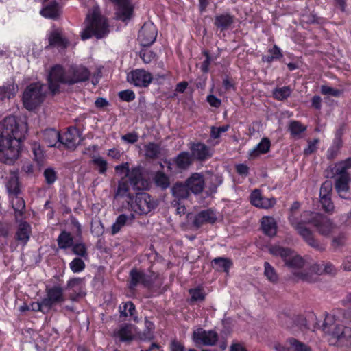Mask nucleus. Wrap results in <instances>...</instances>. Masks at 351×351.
<instances>
[{"label":"nucleus","instance_id":"obj_45","mask_svg":"<svg viewBox=\"0 0 351 351\" xmlns=\"http://www.w3.org/2000/svg\"><path fill=\"white\" fill-rule=\"evenodd\" d=\"M130 289H134L138 284H141L143 278V271L133 269L130 272Z\"/></svg>","mask_w":351,"mask_h":351},{"label":"nucleus","instance_id":"obj_25","mask_svg":"<svg viewBox=\"0 0 351 351\" xmlns=\"http://www.w3.org/2000/svg\"><path fill=\"white\" fill-rule=\"evenodd\" d=\"M234 16L228 13L217 14L214 19V25L221 32L228 30L234 23Z\"/></svg>","mask_w":351,"mask_h":351},{"label":"nucleus","instance_id":"obj_1","mask_svg":"<svg viewBox=\"0 0 351 351\" xmlns=\"http://www.w3.org/2000/svg\"><path fill=\"white\" fill-rule=\"evenodd\" d=\"M289 221L304 241L317 251H324L325 245L315 237L310 227L314 228L322 236L328 237L337 232V226L326 216L314 212L305 211L300 219L291 215Z\"/></svg>","mask_w":351,"mask_h":351},{"label":"nucleus","instance_id":"obj_26","mask_svg":"<svg viewBox=\"0 0 351 351\" xmlns=\"http://www.w3.org/2000/svg\"><path fill=\"white\" fill-rule=\"evenodd\" d=\"M287 343V346L280 344L276 345V351H311L310 347L295 339H289Z\"/></svg>","mask_w":351,"mask_h":351},{"label":"nucleus","instance_id":"obj_3","mask_svg":"<svg viewBox=\"0 0 351 351\" xmlns=\"http://www.w3.org/2000/svg\"><path fill=\"white\" fill-rule=\"evenodd\" d=\"M86 27L81 33L82 40L93 36L102 38L109 34V25L106 19L101 14L99 8L94 6L86 16Z\"/></svg>","mask_w":351,"mask_h":351},{"label":"nucleus","instance_id":"obj_49","mask_svg":"<svg viewBox=\"0 0 351 351\" xmlns=\"http://www.w3.org/2000/svg\"><path fill=\"white\" fill-rule=\"evenodd\" d=\"M69 267L73 273H80L84 270L86 265L81 258L76 257L69 263Z\"/></svg>","mask_w":351,"mask_h":351},{"label":"nucleus","instance_id":"obj_11","mask_svg":"<svg viewBox=\"0 0 351 351\" xmlns=\"http://www.w3.org/2000/svg\"><path fill=\"white\" fill-rule=\"evenodd\" d=\"M130 184L127 181L119 182L117 189L114 193V200L123 199L121 211L127 210L128 206L131 204L132 200L134 199V196L130 189Z\"/></svg>","mask_w":351,"mask_h":351},{"label":"nucleus","instance_id":"obj_38","mask_svg":"<svg viewBox=\"0 0 351 351\" xmlns=\"http://www.w3.org/2000/svg\"><path fill=\"white\" fill-rule=\"evenodd\" d=\"M232 265V261L224 257H217L212 261L213 267L219 271L228 272Z\"/></svg>","mask_w":351,"mask_h":351},{"label":"nucleus","instance_id":"obj_41","mask_svg":"<svg viewBox=\"0 0 351 351\" xmlns=\"http://www.w3.org/2000/svg\"><path fill=\"white\" fill-rule=\"evenodd\" d=\"M12 205L15 212L16 219L18 220L19 217H22L25 208V201L18 195H14L12 199Z\"/></svg>","mask_w":351,"mask_h":351},{"label":"nucleus","instance_id":"obj_31","mask_svg":"<svg viewBox=\"0 0 351 351\" xmlns=\"http://www.w3.org/2000/svg\"><path fill=\"white\" fill-rule=\"evenodd\" d=\"M171 193L178 200L186 199L190 195V191L186 182H177L171 187Z\"/></svg>","mask_w":351,"mask_h":351},{"label":"nucleus","instance_id":"obj_21","mask_svg":"<svg viewBox=\"0 0 351 351\" xmlns=\"http://www.w3.org/2000/svg\"><path fill=\"white\" fill-rule=\"evenodd\" d=\"M69 74L70 85L87 81L90 75L88 69L82 66L72 67L69 70Z\"/></svg>","mask_w":351,"mask_h":351},{"label":"nucleus","instance_id":"obj_42","mask_svg":"<svg viewBox=\"0 0 351 351\" xmlns=\"http://www.w3.org/2000/svg\"><path fill=\"white\" fill-rule=\"evenodd\" d=\"M154 181L156 185L162 189H166L170 185L169 178L161 171L156 172L154 178Z\"/></svg>","mask_w":351,"mask_h":351},{"label":"nucleus","instance_id":"obj_50","mask_svg":"<svg viewBox=\"0 0 351 351\" xmlns=\"http://www.w3.org/2000/svg\"><path fill=\"white\" fill-rule=\"evenodd\" d=\"M264 267V274L266 276V278L269 281L272 282H276L278 280V278L274 268L268 262H265Z\"/></svg>","mask_w":351,"mask_h":351},{"label":"nucleus","instance_id":"obj_16","mask_svg":"<svg viewBox=\"0 0 351 351\" xmlns=\"http://www.w3.org/2000/svg\"><path fill=\"white\" fill-rule=\"evenodd\" d=\"M335 189L341 198L351 200V178L334 177Z\"/></svg>","mask_w":351,"mask_h":351},{"label":"nucleus","instance_id":"obj_35","mask_svg":"<svg viewBox=\"0 0 351 351\" xmlns=\"http://www.w3.org/2000/svg\"><path fill=\"white\" fill-rule=\"evenodd\" d=\"M261 227L263 232L269 237H274L276 234V224L274 218L264 217L261 221Z\"/></svg>","mask_w":351,"mask_h":351},{"label":"nucleus","instance_id":"obj_4","mask_svg":"<svg viewBox=\"0 0 351 351\" xmlns=\"http://www.w3.org/2000/svg\"><path fill=\"white\" fill-rule=\"evenodd\" d=\"M332 315H327L323 330L330 336L332 344L351 346V328L335 323Z\"/></svg>","mask_w":351,"mask_h":351},{"label":"nucleus","instance_id":"obj_34","mask_svg":"<svg viewBox=\"0 0 351 351\" xmlns=\"http://www.w3.org/2000/svg\"><path fill=\"white\" fill-rule=\"evenodd\" d=\"M6 189L10 195H18L20 193L19 178L16 173H11L7 178Z\"/></svg>","mask_w":351,"mask_h":351},{"label":"nucleus","instance_id":"obj_13","mask_svg":"<svg viewBox=\"0 0 351 351\" xmlns=\"http://www.w3.org/2000/svg\"><path fill=\"white\" fill-rule=\"evenodd\" d=\"M218 334L214 330L198 328L193 332V339L196 344L214 346L218 341Z\"/></svg>","mask_w":351,"mask_h":351},{"label":"nucleus","instance_id":"obj_18","mask_svg":"<svg viewBox=\"0 0 351 351\" xmlns=\"http://www.w3.org/2000/svg\"><path fill=\"white\" fill-rule=\"evenodd\" d=\"M216 220L217 217L215 212L211 209H206L202 210L194 217L193 225L196 229H198L206 223L213 224Z\"/></svg>","mask_w":351,"mask_h":351},{"label":"nucleus","instance_id":"obj_24","mask_svg":"<svg viewBox=\"0 0 351 351\" xmlns=\"http://www.w3.org/2000/svg\"><path fill=\"white\" fill-rule=\"evenodd\" d=\"M332 171L333 177L351 178V157L337 162Z\"/></svg>","mask_w":351,"mask_h":351},{"label":"nucleus","instance_id":"obj_36","mask_svg":"<svg viewBox=\"0 0 351 351\" xmlns=\"http://www.w3.org/2000/svg\"><path fill=\"white\" fill-rule=\"evenodd\" d=\"M270 148V141L268 138H264L252 149L249 152V156L251 158H254L261 154L267 153Z\"/></svg>","mask_w":351,"mask_h":351},{"label":"nucleus","instance_id":"obj_5","mask_svg":"<svg viewBox=\"0 0 351 351\" xmlns=\"http://www.w3.org/2000/svg\"><path fill=\"white\" fill-rule=\"evenodd\" d=\"M47 86L40 82L32 83L27 86L23 93V105L28 110L35 109L45 100L48 90Z\"/></svg>","mask_w":351,"mask_h":351},{"label":"nucleus","instance_id":"obj_54","mask_svg":"<svg viewBox=\"0 0 351 351\" xmlns=\"http://www.w3.org/2000/svg\"><path fill=\"white\" fill-rule=\"evenodd\" d=\"M321 93L323 95H332L335 97H339L343 94L342 90L326 85L321 86Z\"/></svg>","mask_w":351,"mask_h":351},{"label":"nucleus","instance_id":"obj_14","mask_svg":"<svg viewBox=\"0 0 351 351\" xmlns=\"http://www.w3.org/2000/svg\"><path fill=\"white\" fill-rule=\"evenodd\" d=\"M189 149L191 152V155L193 160L205 161L213 156L212 149L203 143L191 142L190 143Z\"/></svg>","mask_w":351,"mask_h":351},{"label":"nucleus","instance_id":"obj_47","mask_svg":"<svg viewBox=\"0 0 351 351\" xmlns=\"http://www.w3.org/2000/svg\"><path fill=\"white\" fill-rule=\"evenodd\" d=\"M16 86L14 84H8L0 86V99H10L13 97L16 93Z\"/></svg>","mask_w":351,"mask_h":351},{"label":"nucleus","instance_id":"obj_59","mask_svg":"<svg viewBox=\"0 0 351 351\" xmlns=\"http://www.w3.org/2000/svg\"><path fill=\"white\" fill-rule=\"evenodd\" d=\"M320 203L324 211L330 212L333 210L334 205L331 201V196L320 197Z\"/></svg>","mask_w":351,"mask_h":351},{"label":"nucleus","instance_id":"obj_62","mask_svg":"<svg viewBox=\"0 0 351 351\" xmlns=\"http://www.w3.org/2000/svg\"><path fill=\"white\" fill-rule=\"evenodd\" d=\"M139 55L143 61L146 64L149 63L155 57V53L148 49L141 50Z\"/></svg>","mask_w":351,"mask_h":351},{"label":"nucleus","instance_id":"obj_15","mask_svg":"<svg viewBox=\"0 0 351 351\" xmlns=\"http://www.w3.org/2000/svg\"><path fill=\"white\" fill-rule=\"evenodd\" d=\"M81 132L75 127H71L68 129L62 137L60 136V144L64 145L69 149H74L80 143Z\"/></svg>","mask_w":351,"mask_h":351},{"label":"nucleus","instance_id":"obj_32","mask_svg":"<svg viewBox=\"0 0 351 351\" xmlns=\"http://www.w3.org/2000/svg\"><path fill=\"white\" fill-rule=\"evenodd\" d=\"M59 4L56 1H53L44 5L40 13L45 18L53 19L59 15Z\"/></svg>","mask_w":351,"mask_h":351},{"label":"nucleus","instance_id":"obj_53","mask_svg":"<svg viewBox=\"0 0 351 351\" xmlns=\"http://www.w3.org/2000/svg\"><path fill=\"white\" fill-rule=\"evenodd\" d=\"M306 126H304L300 122L293 121L290 123L289 130L293 136H298L306 130Z\"/></svg>","mask_w":351,"mask_h":351},{"label":"nucleus","instance_id":"obj_6","mask_svg":"<svg viewBox=\"0 0 351 351\" xmlns=\"http://www.w3.org/2000/svg\"><path fill=\"white\" fill-rule=\"evenodd\" d=\"M269 251L274 256H280L285 265L290 269H298L305 266L304 260L301 256L295 254L290 248L272 245L269 247Z\"/></svg>","mask_w":351,"mask_h":351},{"label":"nucleus","instance_id":"obj_43","mask_svg":"<svg viewBox=\"0 0 351 351\" xmlns=\"http://www.w3.org/2000/svg\"><path fill=\"white\" fill-rule=\"evenodd\" d=\"M273 97L278 100L283 101L287 99L291 94V89L289 86L275 88L273 92Z\"/></svg>","mask_w":351,"mask_h":351},{"label":"nucleus","instance_id":"obj_12","mask_svg":"<svg viewBox=\"0 0 351 351\" xmlns=\"http://www.w3.org/2000/svg\"><path fill=\"white\" fill-rule=\"evenodd\" d=\"M127 78L130 84L138 87H147L152 81V74L144 69L132 71Z\"/></svg>","mask_w":351,"mask_h":351},{"label":"nucleus","instance_id":"obj_30","mask_svg":"<svg viewBox=\"0 0 351 351\" xmlns=\"http://www.w3.org/2000/svg\"><path fill=\"white\" fill-rule=\"evenodd\" d=\"M43 139L48 147H56V144L60 142V134L55 129H46L43 132Z\"/></svg>","mask_w":351,"mask_h":351},{"label":"nucleus","instance_id":"obj_44","mask_svg":"<svg viewBox=\"0 0 351 351\" xmlns=\"http://www.w3.org/2000/svg\"><path fill=\"white\" fill-rule=\"evenodd\" d=\"M120 313L121 316L128 317L131 316L134 317V320L136 321L137 317H134V314L136 313V308L134 304L128 301L124 304H123V306H120Z\"/></svg>","mask_w":351,"mask_h":351},{"label":"nucleus","instance_id":"obj_61","mask_svg":"<svg viewBox=\"0 0 351 351\" xmlns=\"http://www.w3.org/2000/svg\"><path fill=\"white\" fill-rule=\"evenodd\" d=\"M222 178L221 176L217 175H212L210 177V186H209L210 190L212 192H215L217 190V188L222 183Z\"/></svg>","mask_w":351,"mask_h":351},{"label":"nucleus","instance_id":"obj_48","mask_svg":"<svg viewBox=\"0 0 351 351\" xmlns=\"http://www.w3.org/2000/svg\"><path fill=\"white\" fill-rule=\"evenodd\" d=\"M71 247L72 252L74 254L77 255L82 258H88L87 248L84 243H76L73 244Z\"/></svg>","mask_w":351,"mask_h":351},{"label":"nucleus","instance_id":"obj_64","mask_svg":"<svg viewBox=\"0 0 351 351\" xmlns=\"http://www.w3.org/2000/svg\"><path fill=\"white\" fill-rule=\"evenodd\" d=\"M318 267H319V268H318L317 272L319 274H322L324 273L330 274H332V272L334 271V267L330 263H322L321 265H319Z\"/></svg>","mask_w":351,"mask_h":351},{"label":"nucleus","instance_id":"obj_51","mask_svg":"<svg viewBox=\"0 0 351 351\" xmlns=\"http://www.w3.org/2000/svg\"><path fill=\"white\" fill-rule=\"evenodd\" d=\"M191 295V300L192 302L203 301L205 299V293L203 289L200 287L191 289L189 290Z\"/></svg>","mask_w":351,"mask_h":351},{"label":"nucleus","instance_id":"obj_60","mask_svg":"<svg viewBox=\"0 0 351 351\" xmlns=\"http://www.w3.org/2000/svg\"><path fill=\"white\" fill-rule=\"evenodd\" d=\"M228 128L229 125H228L218 128L213 126L210 129V136L213 138H218L221 136V133L228 131Z\"/></svg>","mask_w":351,"mask_h":351},{"label":"nucleus","instance_id":"obj_56","mask_svg":"<svg viewBox=\"0 0 351 351\" xmlns=\"http://www.w3.org/2000/svg\"><path fill=\"white\" fill-rule=\"evenodd\" d=\"M44 300L42 299L40 302H32L29 306V311H41L44 313H48L49 309L47 306L44 305Z\"/></svg>","mask_w":351,"mask_h":351},{"label":"nucleus","instance_id":"obj_17","mask_svg":"<svg viewBox=\"0 0 351 351\" xmlns=\"http://www.w3.org/2000/svg\"><path fill=\"white\" fill-rule=\"evenodd\" d=\"M129 179V184L134 189L143 190L147 186V182L143 178L141 168L139 167L132 168L127 174Z\"/></svg>","mask_w":351,"mask_h":351},{"label":"nucleus","instance_id":"obj_33","mask_svg":"<svg viewBox=\"0 0 351 351\" xmlns=\"http://www.w3.org/2000/svg\"><path fill=\"white\" fill-rule=\"evenodd\" d=\"M294 322L301 329H310L311 325L315 326L318 324L317 322V317L313 313H309L307 317H304L302 316L296 317Z\"/></svg>","mask_w":351,"mask_h":351},{"label":"nucleus","instance_id":"obj_2","mask_svg":"<svg viewBox=\"0 0 351 351\" xmlns=\"http://www.w3.org/2000/svg\"><path fill=\"white\" fill-rule=\"evenodd\" d=\"M27 132L26 123L15 117H5L0 123V161L12 165L19 158L21 142Z\"/></svg>","mask_w":351,"mask_h":351},{"label":"nucleus","instance_id":"obj_40","mask_svg":"<svg viewBox=\"0 0 351 351\" xmlns=\"http://www.w3.org/2000/svg\"><path fill=\"white\" fill-rule=\"evenodd\" d=\"M58 245L60 249H68L73 244V237L71 233L63 230L57 239Z\"/></svg>","mask_w":351,"mask_h":351},{"label":"nucleus","instance_id":"obj_55","mask_svg":"<svg viewBox=\"0 0 351 351\" xmlns=\"http://www.w3.org/2000/svg\"><path fill=\"white\" fill-rule=\"evenodd\" d=\"M332 184L331 181H325L321 186L319 197L331 196Z\"/></svg>","mask_w":351,"mask_h":351},{"label":"nucleus","instance_id":"obj_57","mask_svg":"<svg viewBox=\"0 0 351 351\" xmlns=\"http://www.w3.org/2000/svg\"><path fill=\"white\" fill-rule=\"evenodd\" d=\"M45 181L48 184H53L57 179L56 172L53 168H47L43 173Z\"/></svg>","mask_w":351,"mask_h":351},{"label":"nucleus","instance_id":"obj_37","mask_svg":"<svg viewBox=\"0 0 351 351\" xmlns=\"http://www.w3.org/2000/svg\"><path fill=\"white\" fill-rule=\"evenodd\" d=\"M90 163L101 175H104L108 171V163L107 160L99 155H93Z\"/></svg>","mask_w":351,"mask_h":351},{"label":"nucleus","instance_id":"obj_22","mask_svg":"<svg viewBox=\"0 0 351 351\" xmlns=\"http://www.w3.org/2000/svg\"><path fill=\"white\" fill-rule=\"evenodd\" d=\"M250 202L256 207L261 208H269L276 204L274 198H267L263 197L260 191L255 189L250 195Z\"/></svg>","mask_w":351,"mask_h":351},{"label":"nucleus","instance_id":"obj_52","mask_svg":"<svg viewBox=\"0 0 351 351\" xmlns=\"http://www.w3.org/2000/svg\"><path fill=\"white\" fill-rule=\"evenodd\" d=\"M49 45L66 47V42L64 38H62L60 34L57 32H53L51 34L49 37Z\"/></svg>","mask_w":351,"mask_h":351},{"label":"nucleus","instance_id":"obj_46","mask_svg":"<svg viewBox=\"0 0 351 351\" xmlns=\"http://www.w3.org/2000/svg\"><path fill=\"white\" fill-rule=\"evenodd\" d=\"M128 217L125 214H121L119 215L115 222L112 224L111 228L112 234L114 235L117 234L121 229L125 225Z\"/></svg>","mask_w":351,"mask_h":351},{"label":"nucleus","instance_id":"obj_20","mask_svg":"<svg viewBox=\"0 0 351 351\" xmlns=\"http://www.w3.org/2000/svg\"><path fill=\"white\" fill-rule=\"evenodd\" d=\"M117 6V17L125 21L129 19L132 12V7L130 0H110Z\"/></svg>","mask_w":351,"mask_h":351},{"label":"nucleus","instance_id":"obj_9","mask_svg":"<svg viewBox=\"0 0 351 351\" xmlns=\"http://www.w3.org/2000/svg\"><path fill=\"white\" fill-rule=\"evenodd\" d=\"M157 28L151 21L145 22L139 31L138 39L141 45L149 47L157 37Z\"/></svg>","mask_w":351,"mask_h":351},{"label":"nucleus","instance_id":"obj_28","mask_svg":"<svg viewBox=\"0 0 351 351\" xmlns=\"http://www.w3.org/2000/svg\"><path fill=\"white\" fill-rule=\"evenodd\" d=\"M193 159L188 152H182L173 159V164L181 170L187 169L192 164Z\"/></svg>","mask_w":351,"mask_h":351},{"label":"nucleus","instance_id":"obj_39","mask_svg":"<svg viewBox=\"0 0 351 351\" xmlns=\"http://www.w3.org/2000/svg\"><path fill=\"white\" fill-rule=\"evenodd\" d=\"M145 156L148 159H156L161 153L159 144L151 142L144 146Z\"/></svg>","mask_w":351,"mask_h":351},{"label":"nucleus","instance_id":"obj_19","mask_svg":"<svg viewBox=\"0 0 351 351\" xmlns=\"http://www.w3.org/2000/svg\"><path fill=\"white\" fill-rule=\"evenodd\" d=\"M84 285V280L82 278H71L66 285V289H71L73 293L69 295V298L72 301H77L78 298L83 297L85 293L82 291Z\"/></svg>","mask_w":351,"mask_h":351},{"label":"nucleus","instance_id":"obj_29","mask_svg":"<svg viewBox=\"0 0 351 351\" xmlns=\"http://www.w3.org/2000/svg\"><path fill=\"white\" fill-rule=\"evenodd\" d=\"M114 337H119L120 341L130 342L134 338L133 326L132 324H123L120 328L114 332Z\"/></svg>","mask_w":351,"mask_h":351},{"label":"nucleus","instance_id":"obj_58","mask_svg":"<svg viewBox=\"0 0 351 351\" xmlns=\"http://www.w3.org/2000/svg\"><path fill=\"white\" fill-rule=\"evenodd\" d=\"M90 231L91 233L96 237L102 235L104 232V229L101 222L99 221L93 222L91 223Z\"/></svg>","mask_w":351,"mask_h":351},{"label":"nucleus","instance_id":"obj_10","mask_svg":"<svg viewBox=\"0 0 351 351\" xmlns=\"http://www.w3.org/2000/svg\"><path fill=\"white\" fill-rule=\"evenodd\" d=\"M46 295L43 298L44 305L50 310L54 305L62 303L65 301L64 289L60 286L46 287Z\"/></svg>","mask_w":351,"mask_h":351},{"label":"nucleus","instance_id":"obj_63","mask_svg":"<svg viewBox=\"0 0 351 351\" xmlns=\"http://www.w3.org/2000/svg\"><path fill=\"white\" fill-rule=\"evenodd\" d=\"M119 98L125 101H132L135 99V94L131 90H125L119 92Z\"/></svg>","mask_w":351,"mask_h":351},{"label":"nucleus","instance_id":"obj_23","mask_svg":"<svg viewBox=\"0 0 351 351\" xmlns=\"http://www.w3.org/2000/svg\"><path fill=\"white\" fill-rule=\"evenodd\" d=\"M190 193L194 194L200 193L204 187V180L203 176L197 173H193L185 181Z\"/></svg>","mask_w":351,"mask_h":351},{"label":"nucleus","instance_id":"obj_7","mask_svg":"<svg viewBox=\"0 0 351 351\" xmlns=\"http://www.w3.org/2000/svg\"><path fill=\"white\" fill-rule=\"evenodd\" d=\"M157 206L156 202L147 193H137L127 210L138 215H147Z\"/></svg>","mask_w":351,"mask_h":351},{"label":"nucleus","instance_id":"obj_27","mask_svg":"<svg viewBox=\"0 0 351 351\" xmlns=\"http://www.w3.org/2000/svg\"><path fill=\"white\" fill-rule=\"evenodd\" d=\"M31 233L30 225L26 221H20L15 233V239L19 243L25 245L29 240Z\"/></svg>","mask_w":351,"mask_h":351},{"label":"nucleus","instance_id":"obj_8","mask_svg":"<svg viewBox=\"0 0 351 351\" xmlns=\"http://www.w3.org/2000/svg\"><path fill=\"white\" fill-rule=\"evenodd\" d=\"M47 80V88L54 95L59 92L60 84H70L69 71L66 72L61 65L56 64L51 69Z\"/></svg>","mask_w":351,"mask_h":351}]
</instances>
